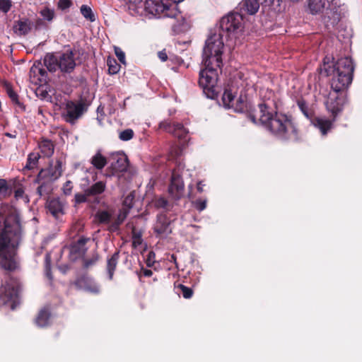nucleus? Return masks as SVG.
Wrapping results in <instances>:
<instances>
[{
  "label": "nucleus",
  "instance_id": "1",
  "mask_svg": "<svg viewBox=\"0 0 362 362\" xmlns=\"http://www.w3.org/2000/svg\"><path fill=\"white\" fill-rule=\"evenodd\" d=\"M22 240V228L17 210L4 204L0 209V263L6 270L17 267L15 252Z\"/></svg>",
  "mask_w": 362,
  "mask_h": 362
},
{
  "label": "nucleus",
  "instance_id": "2",
  "mask_svg": "<svg viewBox=\"0 0 362 362\" xmlns=\"http://www.w3.org/2000/svg\"><path fill=\"white\" fill-rule=\"evenodd\" d=\"M250 118L278 139L286 140L297 137V129L292 119L284 114L273 112L264 103L259 105L258 115L250 114Z\"/></svg>",
  "mask_w": 362,
  "mask_h": 362
},
{
  "label": "nucleus",
  "instance_id": "3",
  "mask_svg": "<svg viewBox=\"0 0 362 362\" xmlns=\"http://www.w3.org/2000/svg\"><path fill=\"white\" fill-rule=\"evenodd\" d=\"M354 66L349 57L338 59L334 65L331 88L335 93L346 90L351 83Z\"/></svg>",
  "mask_w": 362,
  "mask_h": 362
},
{
  "label": "nucleus",
  "instance_id": "4",
  "mask_svg": "<svg viewBox=\"0 0 362 362\" xmlns=\"http://www.w3.org/2000/svg\"><path fill=\"white\" fill-rule=\"evenodd\" d=\"M224 49L223 36L221 33L211 35L205 42L203 49L202 63L209 65L215 64L218 68L223 65L222 55Z\"/></svg>",
  "mask_w": 362,
  "mask_h": 362
},
{
  "label": "nucleus",
  "instance_id": "5",
  "mask_svg": "<svg viewBox=\"0 0 362 362\" xmlns=\"http://www.w3.org/2000/svg\"><path fill=\"white\" fill-rule=\"evenodd\" d=\"M204 69L199 71V85L208 98H212L216 93V86L218 81V73L215 64H203Z\"/></svg>",
  "mask_w": 362,
  "mask_h": 362
},
{
  "label": "nucleus",
  "instance_id": "6",
  "mask_svg": "<svg viewBox=\"0 0 362 362\" xmlns=\"http://www.w3.org/2000/svg\"><path fill=\"white\" fill-rule=\"evenodd\" d=\"M243 30V15L238 13H229L220 21V30L226 37H236Z\"/></svg>",
  "mask_w": 362,
  "mask_h": 362
},
{
  "label": "nucleus",
  "instance_id": "7",
  "mask_svg": "<svg viewBox=\"0 0 362 362\" xmlns=\"http://www.w3.org/2000/svg\"><path fill=\"white\" fill-rule=\"evenodd\" d=\"M144 12L141 14L148 18H168L177 13L173 10V5L168 6L162 0H146L143 4Z\"/></svg>",
  "mask_w": 362,
  "mask_h": 362
},
{
  "label": "nucleus",
  "instance_id": "8",
  "mask_svg": "<svg viewBox=\"0 0 362 362\" xmlns=\"http://www.w3.org/2000/svg\"><path fill=\"white\" fill-rule=\"evenodd\" d=\"M128 214L127 211H119L116 219L112 221L114 210L102 209L96 211L95 221L99 224L108 225V230L111 233L118 232L120 225L124 221Z\"/></svg>",
  "mask_w": 362,
  "mask_h": 362
},
{
  "label": "nucleus",
  "instance_id": "9",
  "mask_svg": "<svg viewBox=\"0 0 362 362\" xmlns=\"http://www.w3.org/2000/svg\"><path fill=\"white\" fill-rule=\"evenodd\" d=\"M18 291V286L13 280H6L5 284L0 282V301L4 305L10 303L11 310H14Z\"/></svg>",
  "mask_w": 362,
  "mask_h": 362
},
{
  "label": "nucleus",
  "instance_id": "10",
  "mask_svg": "<svg viewBox=\"0 0 362 362\" xmlns=\"http://www.w3.org/2000/svg\"><path fill=\"white\" fill-rule=\"evenodd\" d=\"M222 102L226 108H232L237 112H243L247 110L248 107L245 98L240 95L235 99V93L232 89H225L222 95Z\"/></svg>",
  "mask_w": 362,
  "mask_h": 362
},
{
  "label": "nucleus",
  "instance_id": "11",
  "mask_svg": "<svg viewBox=\"0 0 362 362\" xmlns=\"http://www.w3.org/2000/svg\"><path fill=\"white\" fill-rule=\"evenodd\" d=\"M329 7L324 18V23L326 27L334 26L340 21L343 15V8L341 6L339 0H327Z\"/></svg>",
  "mask_w": 362,
  "mask_h": 362
},
{
  "label": "nucleus",
  "instance_id": "12",
  "mask_svg": "<svg viewBox=\"0 0 362 362\" xmlns=\"http://www.w3.org/2000/svg\"><path fill=\"white\" fill-rule=\"evenodd\" d=\"M170 195L175 200L180 199L185 194V185L180 173L174 170L172 173L170 184L168 187Z\"/></svg>",
  "mask_w": 362,
  "mask_h": 362
},
{
  "label": "nucleus",
  "instance_id": "13",
  "mask_svg": "<svg viewBox=\"0 0 362 362\" xmlns=\"http://www.w3.org/2000/svg\"><path fill=\"white\" fill-rule=\"evenodd\" d=\"M84 110L82 103L67 101L65 103L63 117L66 122L74 124L83 115Z\"/></svg>",
  "mask_w": 362,
  "mask_h": 362
},
{
  "label": "nucleus",
  "instance_id": "14",
  "mask_svg": "<svg viewBox=\"0 0 362 362\" xmlns=\"http://www.w3.org/2000/svg\"><path fill=\"white\" fill-rule=\"evenodd\" d=\"M29 79L35 86H41L47 83V73L41 62H36L33 64L29 72Z\"/></svg>",
  "mask_w": 362,
  "mask_h": 362
},
{
  "label": "nucleus",
  "instance_id": "15",
  "mask_svg": "<svg viewBox=\"0 0 362 362\" xmlns=\"http://www.w3.org/2000/svg\"><path fill=\"white\" fill-rule=\"evenodd\" d=\"M170 221L165 214H158L153 229L156 237L158 238H165L171 233Z\"/></svg>",
  "mask_w": 362,
  "mask_h": 362
},
{
  "label": "nucleus",
  "instance_id": "16",
  "mask_svg": "<svg viewBox=\"0 0 362 362\" xmlns=\"http://www.w3.org/2000/svg\"><path fill=\"white\" fill-rule=\"evenodd\" d=\"M62 173V162L57 160L55 163L49 165L46 170H42L38 174V180L47 179L48 181L53 182L58 179Z\"/></svg>",
  "mask_w": 362,
  "mask_h": 362
},
{
  "label": "nucleus",
  "instance_id": "17",
  "mask_svg": "<svg viewBox=\"0 0 362 362\" xmlns=\"http://www.w3.org/2000/svg\"><path fill=\"white\" fill-rule=\"evenodd\" d=\"M111 159L110 168L112 172L110 174H107L106 176L115 175L117 173H121L127 170L128 167V159L124 154L113 153Z\"/></svg>",
  "mask_w": 362,
  "mask_h": 362
},
{
  "label": "nucleus",
  "instance_id": "18",
  "mask_svg": "<svg viewBox=\"0 0 362 362\" xmlns=\"http://www.w3.org/2000/svg\"><path fill=\"white\" fill-rule=\"evenodd\" d=\"M160 128L173 134L180 140L187 139L188 131L180 123H170L168 122H162L160 124Z\"/></svg>",
  "mask_w": 362,
  "mask_h": 362
},
{
  "label": "nucleus",
  "instance_id": "19",
  "mask_svg": "<svg viewBox=\"0 0 362 362\" xmlns=\"http://www.w3.org/2000/svg\"><path fill=\"white\" fill-rule=\"evenodd\" d=\"M59 69L63 73H71L76 67L74 54L72 51H67L59 56Z\"/></svg>",
  "mask_w": 362,
  "mask_h": 362
},
{
  "label": "nucleus",
  "instance_id": "20",
  "mask_svg": "<svg viewBox=\"0 0 362 362\" xmlns=\"http://www.w3.org/2000/svg\"><path fill=\"white\" fill-rule=\"evenodd\" d=\"M173 10H175L177 13H176L175 16L168 17V18L172 19L173 21L172 23L173 30L178 33L185 32L188 30L189 28V24L188 23L186 18L182 15L181 12L177 9V5H173Z\"/></svg>",
  "mask_w": 362,
  "mask_h": 362
},
{
  "label": "nucleus",
  "instance_id": "21",
  "mask_svg": "<svg viewBox=\"0 0 362 362\" xmlns=\"http://www.w3.org/2000/svg\"><path fill=\"white\" fill-rule=\"evenodd\" d=\"M66 203L59 198H52L47 201V209L56 218L59 219L64 214Z\"/></svg>",
  "mask_w": 362,
  "mask_h": 362
},
{
  "label": "nucleus",
  "instance_id": "22",
  "mask_svg": "<svg viewBox=\"0 0 362 362\" xmlns=\"http://www.w3.org/2000/svg\"><path fill=\"white\" fill-rule=\"evenodd\" d=\"M89 240V238L81 237L76 243L71 244L70 257L72 260H76L84 256L87 250L86 243Z\"/></svg>",
  "mask_w": 362,
  "mask_h": 362
},
{
  "label": "nucleus",
  "instance_id": "23",
  "mask_svg": "<svg viewBox=\"0 0 362 362\" xmlns=\"http://www.w3.org/2000/svg\"><path fill=\"white\" fill-rule=\"evenodd\" d=\"M308 8L313 15L324 13L323 19L327 13V8L330 4L327 0H307Z\"/></svg>",
  "mask_w": 362,
  "mask_h": 362
},
{
  "label": "nucleus",
  "instance_id": "24",
  "mask_svg": "<svg viewBox=\"0 0 362 362\" xmlns=\"http://www.w3.org/2000/svg\"><path fill=\"white\" fill-rule=\"evenodd\" d=\"M259 8V3L257 0H244L240 4V10L241 12L253 15L256 13Z\"/></svg>",
  "mask_w": 362,
  "mask_h": 362
},
{
  "label": "nucleus",
  "instance_id": "25",
  "mask_svg": "<svg viewBox=\"0 0 362 362\" xmlns=\"http://www.w3.org/2000/svg\"><path fill=\"white\" fill-rule=\"evenodd\" d=\"M312 123L315 127L320 131L323 136L326 135L327 132L332 127V122L326 118H315Z\"/></svg>",
  "mask_w": 362,
  "mask_h": 362
},
{
  "label": "nucleus",
  "instance_id": "26",
  "mask_svg": "<svg viewBox=\"0 0 362 362\" xmlns=\"http://www.w3.org/2000/svg\"><path fill=\"white\" fill-rule=\"evenodd\" d=\"M90 162L98 170H103L107 163L106 157L102 154L100 150H98L91 157Z\"/></svg>",
  "mask_w": 362,
  "mask_h": 362
},
{
  "label": "nucleus",
  "instance_id": "27",
  "mask_svg": "<svg viewBox=\"0 0 362 362\" xmlns=\"http://www.w3.org/2000/svg\"><path fill=\"white\" fill-rule=\"evenodd\" d=\"M41 153L45 157H50L53 155L54 145L49 139H42L38 144Z\"/></svg>",
  "mask_w": 362,
  "mask_h": 362
},
{
  "label": "nucleus",
  "instance_id": "28",
  "mask_svg": "<svg viewBox=\"0 0 362 362\" xmlns=\"http://www.w3.org/2000/svg\"><path fill=\"white\" fill-rule=\"evenodd\" d=\"M44 64L49 71H55L59 69V57L52 54H47L44 58Z\"/></svg>",
  "mask_w": 362,
  "mask_h": 362
},
{
  "label": "nucleus",
  "instance_id": "29",
  "mask_svg": "<svg viewBox=\"0 0 362 362\" xmlns=\"http://www.w3.org/2000/svg\"><path fill=\"white\" fill-rule=\"evenodd\" d=\"M37 182L40 184L37 189V193L40 197L48 194L52 190V182L48 181L47 179H40L39 181L38 177H37Z\"/></svg>",
  "mask_w": 362,
  "mask_h": 362
},
{
  "label": "nucleus",
  "instance_id": "30",
  "mask_svg": "<svg viewBox=\"0 0 362 362\" xmlns=\"http://www.w3.org/2000/svg\"><path fill=\"white\" fill-rule=\"evenodd\" d=\"M119 258V252H115L110 258L107 259V271L110 279H112L113 277L114 272L116 269Z\"/></svg>",
  "mask_w": 362,
  "mask_h": 362
},
{
  "label": "nucleus",
  "instance_id": "31",
  "mask_svg": "<svg viewBox=\"0 0 362 362\" xmlns=\"http://www.w3.org/2000/svg\"><path fill=\"white\" fill-rule=\"evenodd\" d=\"M105 183L102 181H99L87 188L86 191L90 197L92 196L95 197L102 194L105 191Z\"/></svg>",
  "mask_w": 362,
  "mask_h": 362
},
{
  "label": "nucleus",
  "instance_id": "32",
  "mask_svg": "<svg viewBox=\"0 0 362 362\" xmlns=\"http://www.w3.org/2000/svg\"><path fill=\"white\" fill-rule=\"evenodd\" d=\"M338 100V98H336L335 100H333L332 98H329L326 102V106L327 110L329 112H331L334 115H337L342 110L343 105Z\"/></svg>",
  "mask_w": 362,
  "mask_h": 362
},
{
  "label": "nucleus",
  "instance_id": "33",
  "mask_svg": "<svg viewBox=\"0 0 362 362\" xmlns=\"http://www.w3.org/2000/svg\"><path fill=\"white\" fill-rule=\"evenodd\" d=\"M49 317H50L49 312L45 308L42 309L40 311V313L35 320L37 325L40 327L47 326L49 323Z\"/></svg>",
  "mask_w": 362,
  "mask_h": 362
},
{
  "label": "nucleus",
  "instance_id": "34",
  "mask_svg": "<svg viewBox=\"0 0 362 362\" xmlns=\"http://www.w3.org/2000/svg\"><path fill=\"white\" fill-rule=\"evenodd\" d=\"M40 154L37 152H32L28 154L27 158V163L25 165V168L27 170H33L37 167L38 160L40 159Z\"/></svg>",
  "mask_w": 362,
  "mask_h": 362
},
{
  "label": "nucleus",
  "instance_id": "35",
  "mask_svg": "<svg viewBox=\"0 0 362 362\" xmlns=\"http://www.w3.org/2000/svg\"><path fill=\"white\" fill-rule=\"evenodd\" d=\"M80 283L81 284L83 283V284H84L83 287L86 291L93 293H98L100 291L99 286L96 283H95L93 281H92L91 279H83L81 281Z\"/></svg>",
  "mask_w": 362,
  "mask_h": 362
},
{
  "label": "nucleus",
  "instance_id": "36",
  "mask_svg": "<svg viewBox=\"0 0 362 362\" xmlns=\"http://www.w3.org/2000/svg\"><path fill=\"white\" fill-rule=\"evenodd\" d=\"M81 12L83 17L91 22H93L95 18L92 11V9L87 5H82L81 7Z\"/></svg>",
  "mask_w": 362,
  "mask_h": 362
},
{
  "label": "nucleus",
  "instance_id": "37",
  "mask_svg": "<svg viewBox=\"0 0 362 362\" xmlns=\"http://www.w3.org/2000/svg\"><path fill=\"white\" fill-rule=\"evenodd\" d=\"M15 29L16 33H18L21 35H25L29 32L30 28L27 22L19 21L16 25Z\"/></svg>",
  "mask_w": 362,
  "mask_h": 362
},
{
  "label": "nucleus",
  "instance_id": "38",
  "mask_svg": "<svg viewBox=\"0 0 362 362\" xmlns=\"http://www.w3.org/2000/svg\"><path fill=\"white\" fill-rule=\"evenodd\" d=\"M75 202L76 204H81L85 202H90V197L87 193L86 189L84 190L83 193H77L74 196Z\"/></svg>",
  "mask_w": 362,
  "mask_h": 362
},
{
  "label": "nucleus",
  "instance_id": "39",
  "mask_svg": "<svg viewBox=\"0 0 362 362\" xmlns=\"http://www.w3.org/2000/svg\"><path fill=\"white\" fill-rule=\"evenodd\" d=\"M134 195L132 193L129 194L123 200V206L127 207V209H122L121 211H127L133 207L134 205Z\"/></svg>",
  "mask_w": 362,
  "mask_h": 362
},
{
  "label": "nucleus",
  "instance_id": "40",
  "mask_svg": "<svg viewBox=\"0 0 362 362\" xmlns=\"http://www.w3.org/2000/svg\"><path fill=\"white\" fill-rule=\"evenodd\" d=\"M8 192L7 182L4 179H0V200L5 198Z\"/></svg>",
  "mask_w": 362,
  "mask_h": 362
},
{
  "label": "nucleus",
  "instance_id": "41",
  "mask_svg": "<svg viewBox=\"0 0 362 362\" xmlns=\"http://www.w3.org/2000/svg\"><path fill=\"white\" fill-rule=\"evenodd\" d=\"M134 136V132L131 129H127L124 131H122L119 134V138L122 141H129L132 139Z\"/></svg>",
  "mask_w": 362,
  "mask_h": 362
},
{
  "label": "nucleus",
  "instance_id": "42",
  "mask_svg": "<svg viewBox=\"0 0 362 362\" xmlns=\"http://www.w3.org/2000/svg\"><path fill=\"white\" fill-rule=\"evenodd\" d=\"M7 93L12 100L13 103L18 105L19 106L22 107L23 105L19 102L18 100V94L12 89V88L9 86H7L6 87Z\"/></svg>",
  "mask_w": 362,
  "mask_h": 362
},
{
  "label": "nucleus",
  "instance_id": "43",
  "mask_svg": "<svg viewBox=\"0 0 362 362\" xmlns=\"http://www.w3.org/2000/svg\"><path fill=\"white\" fill-rule=\"evenodd\" d=\"M177 288L178 289H180L183 297L186 299L190 298L193 295V291L192 290V288H190L187 286H185L182 284H179L177 286Z\"/></svg>",
  "mask_w": 362,
  "mask_h": 362
},
{
  "label": "nucleus",
  "instance_id": "44",
  "mask_svg": "<svg viewBox=\"0 0 362 362\" xmlns=\"http://www.w3.org/2000/svg\"><path fill=\"white\" fill-rule=\"evenodd\" d=\"M298 106L299 109L300 110V111L302 112V113L307 118H310V112L309 111L308 106V105L306 104V103L304 100H298Z\"/></svg>",
  "mask_w": 362,
  "mask_h": 362
},
{
  "label": "nucleus",
  "instance_id": "45",
  "mask_svg": "<svg viewBox=\"0 0 362 362\" xmlns=\"http://www.w3.org/2000/svg\"><path fill=\"white\" fill-rule=\"evenodd\" d=\"M108 71L110 74H115L119 72L120 66L115 61H107Z\"/></svg>",
  "mask_w": 362,
  "mask_h": 362
},
{
  "label": "nucleus",
  "instance_id": "46",
  "mask_svg": "<svg viewBox=\"0 0 362 362\" xmlns=\"http://www.w3.org/2000/svg\"><path fill=\"white\" fill-rule=\"evenodd\" d=\"M50 262V255L49 254H47L45 257V275L49 280L52 279Z\"/></svg>",
  "mask_w": 362,
  "mask_h": 362
},
{
  "label": "nucleus",
  "instance_id": "47",
  "mask_svg": "<svg viewBox=\"0 0 362 362\" xmlns=\"http://www.w3.org/2000/svg\"><path fill=\"white\" fill-rule=\"evenodd\" d=\"M12 3L11 0H0V11L7 13L11 8Z\"/></svg>",
  "mask_w": 362,
  "mask_h": 362
},
{
  "label": "nucleus",
  "instance_id": "48",
  "mask_svg": "<svg viewBox=\"0 0 362 362\" xmlns=\"http://www.w3.org/2000/svg\"><path fill=\"white\" fill-rule=\"evenodd\" d=\"M41 16L43 17L44 19L47 21H51L52 20L54 17V12L53 11L49 9V8H44L40 11Z\"/></svg>",
  "mask_w": 362,
  "mask_h": 362
},
{
  "label": "nucleus",
  "instance_id": "49",
  "mask_svg": "<svg viewBox=\"0 0 362 362\" xmlns=\"http://www.w3.org/2000/svg\"><path fill=\"white\" fill-rule=\"evenodd\" d=\"M194 206H195V208L198 211H202L206 207V199H204V200H202V199L196 200V202H194Z\"/></svg>",
  "mask_w": 362,
  "mask_h": 362
},
{
  "label": "nucleus",
  "instance_id": "50",
  "mask_svg": "<svg viewBox=\"0 0 362 362\" xmlns=\"http://www.w3.org/2000/svg\"><path fill=\"white\" fill-rule=\"evenodd\" d=\"M115 54H116L117 57L118 58L119 61L121 63L124 64L125 63V54H124V52L120 48H119V47H115Z\"/></svg>",
  "mask_w": 362,
  "mask_h": 362
},
{
  "label": "nucleus",
  "instance_id": "51",
  "mask_svg": "<svg viewBox=\"0 0 362 362\" xmlns=\"http://www.w3.org/2000/svg\"><path fill=\"white\" fill-rule=\"evenodd\" d=\"M156 206L158 208L166 209L168 206V202L166 199L160 197L156 200Z\"/></svg>",
  "mask_w": 362,
  "mask_h": 362
},
{
  "label": "nucleus",
  "instance_id": "52",
  "mask_svg": "<svg viewBox=\"0 0 362 362\" xmlns=\"http://www.w3.org/2000/svg\"><path fill=\"white\" fill-rule=\"evenodd\" d=\"M72 183L71 181H66L63 186V192L65 195H69L72 190Z\"/></svg>",
  "mask_w": 362,
  "mask_h": 362
},
{
  "label": "nucleus",
  "instance_id": "53",
  "mask_svg": "<svg viewBox=\"0 0 362 362\" xmlns=\"http://www.w3.org/2000/svg\"><path fill=\"white\" fill-rule=\"evenodd\" d=\"M98 260V256H94L90 259H85L84 260V267H89L90 266L93 265Z\"/></svg>",
  "mask_w": 362,
  "mask_h": 362
},
{
  "label": "nucleus",
  "instance_id": "54",
  "mask_svg": "<svg viewBox=\"0 0 362 362\" xmlns=\"http://www.w3.org/2000/svg\"><path fill=\"white\" fill-rule=\"evenodd\" d=\"M158 57L161 62H165L168 59V54L165 49H163L158 52Z\"/></svg>",
  "mask_w": 362,
  "mask_h": 362
},
{
  "label": "nucleus",
  "instance_id": "55",
  "mask_svg": "<svg viewBox=\"0 0 362 362\" xmlns=\"http://www.w3.org/2000/svg\"><path fill=\"white\" fill-rule=\"evenodd\" d=\"M70 1L69 0H59V6L61 8L65 9L70 6Z\"/></svg>",
  "mask_w": 362,
  "mask_h": 362
},
{
  "label": "nucleus",
  "instance_id": "56",
  "mask_svg": "<svg viewBox=\"0 0 362 362\" xmlns=\"http://www.w3.org/2000/svg\"><path fill=\"white\" fill-rule=\"evenodd\" d=\"M275 1L276 2L277 6H280L282 0H262V4H264L265 6H271L274 4Z\"/></svg>",
  "mask_w": 362,
  "mask_h": 362
},
{
  "label": "nucleus",
  "instance_id": "57",
  "mask_svg": "<svg viewBox=\"0 0 362 362\" xmlns=\"http://www.w3.org/2000/svg\"><path fill=\"white\" fill-rule=\"evenodd\" d=\"M24 197V190L21 188H18L15 191V197L16 199H19L23 198Z\"/></svg>",
  "mask_w": 362,
  "mask_h": 362
},
{
  "label": "nucleus",
  "instance_id": "58",
  "mask_svg": "<svg viewBox=\"0 0 362 362\" xmlns=\"http://www.w3.org/2000/svg\"><path fill=\"white\" fill-rule=\"evenodd\" d=\"M153 274V272L151 269H145L144 271V275L147 277L151 276Z\"/></svg>",
  "mask_w": 362,
  "mask_h": 362
},
{
  "label": "nucleus",
  "instance_id": "59",
  "mask_svg": "<svg viewBox=\"0 0 362 362\" xmlns=\"http://www.w3.org/2000/svg\"><path fill=\"white\" fill-rule=\"evenodd\" d=\"M203 186H204V185L202 183V182H198V184H197V190L199 192H203Z\"/></svg>",
  "mask_w": 362,
  "mask_h": 362
},
{
  "label": "nucleus",
  "instance_id": "60",
  "mask_svg": "<svg viewBox=\"0 0 362 362\" xmlns=\"http://www.w3.org/2000/svg\"><path fill=\"white\" fill-rule=\"evenodd\" d=\"M130 4H133L136 5L137 4H139L142 1V0H127Z\"/></svg>",
  "mask_w": 362,
  "mask_h": 362
},
{
  "label": "nucleus",
  "instance_id": "61",
  "mask_svg": "<svg viewBox=\"0 0 362 362\" xmlns=\"http://www.w3.org/2000/svg\"><path fill=\"white\" fill-rule=\"evenodd\" d=\"M324 69H325V71L327 73V75L330 74V70L328 69V68L327 67L326 64H324Z\"/></svg>",
  "mask_w": 362,
  "mask_h": 362
},
{
  "label": "nucleus",
  "instance_id": "62",
  "mask_svg": "<svg viewBox=\"0 0 362 362\" xmlns=\"http://www.w3.org/2000/svg\"><path fill=\"white\" fill-rule=\"evenodd\" d=\"M175 4V5H177V4L182 1L183 0H172Z\"/></svg>",
  "mask_w": 362,
  "mask_h": 362
},
{
  "label": "nucleus",
  "instance_id": "63",
  "mask_svg": "<svg viewBox=\"0 0 362 362\" xmlns=\"http://www.w3.org/2000/svg\"><path fill=\"white\" fill-rule=\"evenodd\" d=\"M94 202H95V204H98L99 202H100V199L98 197H96V198L94 199Z\"/></svg>",
  "mask_w": 362,
  "mask_h": 362
},
{
  "label": "nucleus",
  "instance_id": "64",
  "mask_svg": "<svg viewBox=\"0 0 362 362\" xmlns=\"http://www.w3.org/2000/svg\"><path fill=\"white\" fill-rule=\"evenodd\" d=\"M6 135H7L8 136H9V137H12V135H11V134H6Z\"/></svg>",
  "mask_w": 362,
  "mask_h": 362
}]
</instances>
